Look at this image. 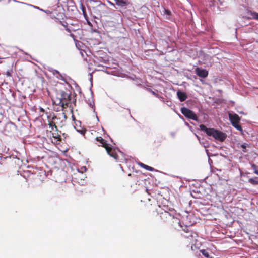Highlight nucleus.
<instances>
[{
  "mask_svg": "<svg viewBox=\"0 0 258 258\" xmlns=\"http://www.w3.org/2000/svg\"><path fill=\"white\" fill-rule=\"evenodd\" d=\"M95 140L99 143L98 145L104 147L110 156L113 158L117 162H123L124 159V155L122 152L117 148H112L111 145L107 143V141L101 137H96Z\"/></svg>",
  "mask_w": 258,
  "mask_h": 258,
  "instance_id": "obj_1",
  "label": "nucleus"
},
{
  "mask_svg": "<svg viewBox=\"0 0 258 258\" xmlns=\"http://www.w3.org/2000/svg\"><path fill=\"white\" fill-rule=\"evenodd\" d=\"M71 97L69 94L63 91H60L57 93L55 97H53L52 101L54 104L59 106L61 108V110L63 111L64 109L71 106Z\"/></svg>",
  "mask_w": 258,
  "mask_h": 258,
  "instance_id": "obj_2",
  "label": "nucleus"
},
{
  "mask_svg": "<svg viewBox=\"0 0 258 258\" xmlns=\"http://www.w3.org/2000/svg\"><path fill=\"white\" fill-rule=\"evenodd\" d=\"M182 224H185V226L182 230L184 233H182L181 235L184 238L187 240V241L189 244H193L194 242L197 241L196 238L198 237L197 233L190 229V226L192 225V224L190 222L185 221V220L183 219L182 221Z\"/></svg>",
  "mask_w": 258,
  "mask_h": 258,
  "instance_id": "obj_3",
  "label": "nucleus"
},
{
  "mask_svg": "<svg viewBox=\"0 0 258 258\" xmlns=\"http://www.w3.org/2000/svg\"><path fill=\"white\" fill-rule=\"evenodd\" d=\"M200 128L201 131L205 132L207 136H212L215 140L220 142L224 141L226 138V135L224 133L213 128H207L204 124H201Z\"/></svg>",
  "mask_w": 258,
  "mask_h": 258,
  "instance_id": "obj_4",
  "label": "nucleus"
},
{
  "mask_svg": "<svg viewBox=\"0 0 258 258\" xmlns=\"http://www.w3.org/2000/svg\"><path fill=\"white\" fill-rule=\"evenodd\" d=\"M188 219V217L185 218L183 217L181 221L179 218L176 217L175 216L173 217V219L169 222L168 224L170 227V228L172 230L180 231L183 229L184 228L185 224H182V221L183 219L185 220V221H187Z\"/></svg>",
  "mask_w": 258,
  "mask_h": 258,
  "instance_id": "obj_5",
  "label": "nucleus"
},
{
  "mask_svg": "<svg viewBox=\"0 0 258 258\" xmlns=\"http://www.w3.org/2000/svg\"><path fill=\"white\" fill-rule=\"evenodd\" d=\"M52 14L51 17L57 20L56 22H59V23L62 25L64 28L69 33H71L72 31H75L76 30L73 29L71 27H68V23L65 21H62L60 20L63 19V17L65 16L63 13H60L56 14L55 13H51Z\"/></svg>",
  "mask_w": 258,
  "mask_h": 258,
  "instance_id": "obj_6",
  "label": "nucleus"
},
{
  "mask_svg": "<svg viewBox=\"0 0 258 258\" xmlns=\"http://www.w3.org/2000/svg\"><path fill=\"white\" fill-rule=\"evenodd\" d=\"M229 120L233 127L238 131H242V128L239 124L240 117L236 113H228Z\"/></svg>",
  "mask_w": 258,
  "mask_h": 258,
  "instance_id": "obj_7",
  "label": "nucleus"
},
{
  "mask_svg": "<svg viewBox=\"0 0 258 258\" xmlns=\"http://www.w3.org/2000/svg\"><path fill=\"white\" fill-rule=\"evenodd\" d=\"M159 215L161 221L167 224L169 223L174 216L171 213L165 210L159 212Z\"/></svg>",
  "mask_w": 258,
  "mask_h": 258,
  "instance_id": "obj_8",
  "label": "nucleus"
},
{
  "mask_svg": "<svg viewBox=\"0 0 258 258\" xmlns=\"http://www.w3.org/2000/svg\"><path fill=\"white\" fill-rule=\"evenodd\" d=\"M181 113L187 118L195 121L198 120L197 115L191 110L186 107H182L181 109Z\"/></svg>",
  "mask_w": 258,
  "mask_h": 258,
  "instance_id": "obj_9",
  "label": "nucleus"
},
{
  "mask_svg": "<svg viewBox=\"0 0 258 258\" xmlns=\"http://www.w3.org/2000/svg\"><path fill=\"white\" fill-rule=\"evenodd\" d=\"M15 126L12 123H8L5 125L4 132L6 135H10L14 132Z\"/></svg>",
  "mask_w": 258,
  "mask_h": 258,
  "instance_id": "obj_10",
  "label": "nucleus"
},
{
  "mask_svg": "<svg viewBox=\"0 0 258 258\" xmlns=\"http://www.w3.org/2000/svg\"><path fill=\"white\" fill-rule=\"evenodd\" d=\"M195 72L196 74L199 76L200 77L205 78L207 77L208 75V71H207L205 69H200L199 67H197L196 70Z\"/></svg>",
  "mask_w": 258,
  "mask_h": 258,
  "instance_id": "obj_11",
  "label": "nucleus"
},
{
  "mask_svg": "<svg viewBox=\"0 0 258 258\" xmlns=\"http://www.w3.org/2000/svg\"><path fill=\"white\" fill-rule=\"evenodd\" d=\"M50 132L52 134V137L56 140V142H59L61 140V137L59 133L57 127L56 128H55L53 131H50Z\"/></svg>",
  "mask_w": 258,
  "mask_h": 258,
  "instance_id": "obj_12",
  "label": "nucleus"
},
{
  "mask_svg": "<svg viewBox=\"0 0 258 258\" xmlns=\"http://www.w3.org/2000/svg\"><path fill=\"white\" fill-rule=\"evenodd\" d=\"M177 95L181 102L184 101L187 98V95L186 93L181 91H177Z\"/></svg>",
  "mask_w": 258,
  "mask_h": 258,
  "instance_id": "obj_13",
  "label": "nucleus"
},
{
  "mask_svg": "<svg viewBox=\"0 0 258 258\" xmlns=\"http://www.w3.org/2000/svg\"><path fill=\"white\" fill-rule=\"evenodd\" d=\"M57 124L58 125H61V126H62V125L61 123H59V122H57V121H56V122L52 121V120L49 121L48 125H49V128L50 129V131H53L55 128H56Z\"/></svg>",
  "mask_w": 258,
  "mask_h": 258,
  "instance_id": "obj_14",
  "label": "nucleus"
},
{
  "mask_svg": "<svg viewBox=\"0 0 258 258\" xmlns=\"http://www.w3.org/2000/svg\"><path fill=\"white\" fill-rule=\"evenodd\" d=\"M116 5L121 6H126L127 3L125 1L123 0H115Z\"/></svg>",
  "mask_w": 258,
  "mask_h": 258,
  "instance_id": "obj_15",
  "label": "nucleus"
},
{
  "mask_svg": "<svg viewBox=\"0 0 258 258\" xmlns=\"http://www.w3.org/2000/svg\"><path fill=\"white\" fill-rule=\"evenodd\" d=\"M248 182L253 185L258 184V180L257 177H255L253 178H250L248 180Z\"/></svg>",
  "mask_w": 258,
  "mask_h": 258,
  "instance_id": "obj_16",
  "label": "nucleus"
},
{
  "mask_svg": "<svg viewBox=\"0 0 258 258\" xmlns=\"http://www.w3.org/2000/svg\"><path fill=\"white\" fill-rule=\"evenodd\" d=\"M250 15L252 19L258 20V13L256 12H252L250 13Z\"/></svg>",
  "mask_w": 258,
  "mask_h": 258,
  "instance_id": "obj_17",
  "label": "nucleus"
},
{
  "mask_svg": "<svg viewBox=\"0 0 258 258\" xmlns=\"http://www.w3.org/2000/svg\"><path fill=\"white\" fill-rule=\"evenodd\" d=\"M251 167L254 170V173L258 175V166L254 164H252Z\"/></svg>",
  "mask_w": 258,
  "mask_h": 258,
  "instance_id": "obj_18",
  "label": "nucleus"
},
{
  "mask_svg": "<svg viewBox=\"0 0 258 258\" xmlns=\"http://www.w3.org/2000/svg\"><path fill=\"white\" fill-rule=\"evenodd\" d=\"M200 251L204 256H205L206 257H207V258L209 257V253L206 250L202 249V250H201Z\"/></svg>",
  "mask_w": 258,
  "mask_h": 258,
  "instance_id": "obj_19",
  "label": "nucleus"
},
{
  "mask_svg": "<svg viewBox=\"0 0 258 258\" xmlns=\"http://www.w3.org/2000/svg\"><path fill=\"white\" fill-rule=\"evenodd\" d=\"M60 118H58L57 116H55V115H54L52 118V121H57V122H58L59 123H61L62 124V121L60 122L59 120H60Z\"/></svg>",
  "mask_w": 258,
  "mask_h": 258,
  "instance_id": "obj_20",
  "label": "nucleus"
},
{
  "mask_svg": "<svg viewBox=\"0 0 258 258\" xmlns=\"http://www.w3.org/2000/svg\"><path fill=\"white\" fill-rule=\"evenodd\" d=\"M144 169H146L147 170L150 171H154V168L153 167L148 166L147 165H146V166H145V167Z\"/></svg>",
  "mask_w": 258,
  "mask_h": 258,
  "instance_id": "obj_21",
  "label": "nucleus"
},
{
  "mask_svg": "<svg viewBox=\"0 0 258 258\" xmlns=\"http://www.w3.org/2000/svg\"><path fill=\"white\" fill-rule=\"evenodd\" d=\"M241 147L243 149V151L245 152H246V150L245 149H246V148L247 147V144H242L241 145Z\"/></svg>",
  "mask_w": 258,
  "mask_h": 258,
  "instance_id": "obj_22",
  "label": "nucleus"
},
{
  "mask_svg": "<svg viewBox=\"0 0 258 258\" xmlns=\"http://www.w3.org/2000/svg\"><path fill=\"white\" fill-rule=\"evenodd\" d=\"M78 131L82 135H84L85 133L86 132L87 130L84 129V130H78Z\"/></svg>",
  "mask_w": 258,
  "mask_h": 258,
  "instance_id": "obj_23",
  "label": "nucleus"
},
{
  "mask_svg": "<svg viewBox=\"0 0 258 258\" xmlns=\"http://www.w3.org/2000/svg\"><path fill=\"white\" fill-rule=\"evenodd\" d=\"M164 13L168 15H170L171 14V12L169 10L166 9H164Z\"/></svg>",
  "mask_w": 258,
  "mask_h": 258,
  "instance_id": "obj_24",
  "label": "nucleus"
},
{
  "mask_svg": "<svg viewBox=\"0 0 258 258\" xmlns=\"http://www.w3.org/2000/svg\"><path fill=\"white\" fill-rule=\"evenodd\" d=\"M140 166H141V167H142V168H145V166H146V164H144V163H141L140 164Z\"/></svg>",
  "mask_w": 258,
  "mask_h": 258,
  "instance_id": "obj_25",
  "label": "nucleus"
},
{
  "mask_svg": "<svg viewBox=\"0 0 258 258\" xmlns=\"http://www.w3.org/2000/svg\"><path fill=\"white\" fill-rule=\"evenodd\" d=\"M151 92L155 96H158V94L157 93H156L154 91H152V90H150Z\"/></svg>",
  "mask_w": 258,
  "mask_h": 258,
  "instance_id": "obj_26",
  "label": "nucleus"
},
{
  "mask_svg": "<svg viewBox=\"0 0 258 258\" xmlns=\"http://www.w3.org/2000/svg\"><path fill=\"white\" fill-rule=\"evenodd\" d=\"M40 112H45V110H44V109H43L42 108H40Z\"/></svg>",
  "mask_w": 258,
  "mask_h": 258,
  "instance_id": "obj_27",
  "label": "nucleus"
},
{
  "mask_svg": "<svg viewBox=\"0 0 258 258\" xmlns=\"http://www.w3.org/2000/svg\"><path fill=\"white\" fill-rule=\"evenodd\" d=\"M70 36L73 39L75 38V35L73 34H70Z\"/></svg>",
  "mask_w": 258,
  "mask_h": 258,
  "instance_id": "obj_28",
  "label": "nucleus"
},
{
  "mask_svg": "<svg viewBox=\"0 0 258 258\" xmlns=\"http://www.w3.org/2000/svg\"><path fill=\"white\" fill-rule=\"evenodd\" d=\"M47 13H50V11H47Z\"/></svg>",
  "mask_w": 258,
  "mask_h": 258,
  "instance_id": "obj_29",
  "label": "nucleus"
},
{
  "mask_svg": "<svg viewBox=\"0 0 258 258\" xmlns=\"http://www.w3.org/2000/svg\"><path fill=\"white\" fill-rule=\"evenodd\" d=\"M111 4L113 5V6L114 5V4L113 3H111Z\"/></svg>",
  "mask_w": 258,
  "mask_h": 258,
  "instance_id": "obj_30",
  "label": "nucleus"
}]
</instances>
